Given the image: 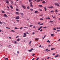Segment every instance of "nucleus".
Listing matches in <instances>:
<instances>
[{
  "label": "nucleus",
  "mask_w": 60,
  "mask_h": 60,
  "mask_svg": "<svg viewBox=\"0 0 60 60\" xmlns=\"http://www.w3.org/2000/svg\"><path fill=\"white\" fill-rule=\"evenodd\" d=\"M15 42V43H17V42H16V41H14V42Z\"/></svg>",
  "instance_id": "680f3d73"
},
{
  "label": "nucleus",
  "mask_w": 60,
  "mask_h": 60,
  "mask_svg": "<svg viewBox=\"0 0 60 60\" xmlns=\"http://www.w3.org/2000/svg\"><path fill=\"white\" fill-rule=\"evenodd\" d=\"M38 6L39 7H43V6H42V5H39Z\"/></svg>",
  "instance_id": "9b49d317"
},
{
  "label": "nucleus",
  "mask_w": 60,
  "mask_h": 60,
  "mask_svg": "<svg viewBox=\"0 0 60 60\" xmlns=\"http://www.w3.org/2000/svg\"><path fill=\"white\" fill-rule=\"evenodd\" d=\"M42 28V26H41L38 29V30H40Z\"/></svg>",
  "instance_id": "6e6552de"
},
{
  "label": "nucleus",
  "mask_w": 60,
  "mask_h": 60,
  "mask_svg": "<svg viewBox=\"0 0 60 60\" xmlns=\"http://www.w3.org/2000/svg\"><path fill=\"white\" fill-rule=\"evenodd\" d=\"M54 34H51V36H54Z\"/></svg>",
  "instance_id": "5701e85b"
},
{
  "label": "nucleus",
  "mask_w": 60,
  "mask_h": 60,
  "mask_svg": "<svg viewBox=\"0 0 60 60\" xmlns=\"http://www.w3.org/2000/svg\"><path fill=\"white\" fill-rule=\"evenodd\" d=\"M53 29L54 30H56V28H53Z\"/></svg>",
  "instance_id": "603ef678"
},
{
  "label": "nucleus",
  "mask_w": 60,
  "mask_h": 60,
  "mask_svg": "<svg viewBox=\"0 0 60 60\" xmlns=\"http://www.w3.org/2000/svg\"><path fill=\"white\" fill-rule=\"evenodd\" d=\"M40 0H38L37 1V2H40Z\"/></svg>",
  "instance_id": "c85d7f7f"
},
{
  "label": "nucleus",
  "mask_w": 60,
  "mask_h": 60,
  "mask_svg": "<svg viewBox=\"0 0 60 60\" xmlns=\"http://www.w3.org/2000/svg\"><path fill=\"white\" fill-rule=\"evenodd\" d=\"M16 10L17 11H19V9L17 8L16 9Z\"/></svg>",
  "instance_id": "473e14b6"
},
{
  "label": "nucleus",
  "mask_w": 60,
  "mask_h": 60,
  "mask_svg": "<svg viewBox=\"0 0 60 60\" xmlns=\"http://www.w3.org/2000/svg\"><path fill=\"white\" fill-rule=\"evenodd\" d=\"M41 23V22H38V25H39Z\"/></svg>",
  "instance_id": "864d4df0"
},
{
  "label": "nucleus",
  "mask_w": 60,
  "mask_h": 60,
  "mask_svg": "<svg viewBox=\"0 0 60 60\" xmlns=\"http://www.w3.org/2000/svg\"><path fill=\"white\" fill-rule=\"evenodd\" d=\"M51 12H53V13H54V11H51Z\"/></svg>",
  "instance_id": "79ce46f5"
},
{
  "label": "nucleus",
  "mask_w": 60,
  "mask_h": 60,
  "mask_svg": "<svg viewBox=\"0 0 60 60\" xmlns=\"http://www.w3.org/2000/svg\"><path fill=\"white\" fill-rule=\"evenodd\" d=\"M31 51H32V50H31L30 49V50L29 51V52H31Z\"/></svg>",
  "instance_id": "de8ad7c7"
},
{
  "label": "nucleus",
  "mask_w": 60,
  "mask_h": 60,
  "mask_svg": "<svg viewBox=\"0 0 60 60\" xmlns=\"http://www.w3.org/2000/svg\"><path fill=\"white\" fill-rule=\"evenodd\" d=\"M31 42H32V41H30L29 43V44H30Z\"/></svg>",
  "instance_id": "2f4dec72"
},
{
  "label": "nucleus",
  "mask_w": 60,
  "mask_h": 60,
  "mask_svg": "<svg viewBox=\"0 0 60 60\" xmlns=\"http://www.w3.org/2000/svg\"><path fill=\"white\" fill-rule=\"evenodd\" d=\"M55 49V48H51V50H54V49Z\"/></svg>",
  "instance_id": "b1692460"
},
{
  "label": "nucleus",
  "mask_w": 60,
  "mask_h": 60,
  "mask_svg": "<svg viewBox=\"0 0 60 60\" xmlns=\"http://www.w3.org/2000/svg\"><path fill=\"white\" fill-rule=\"evenodd\" d=\"M30 27H31V26H33V25H30Z\"/></svg>",
  "instance_id": "58836bf2"
},
{
  "label": "nucleus",
  "mask_w": 60,
  "mask_h": 60,
  "mask_svg": "<svg viewBox=\"0 0 60 60\" xmlns=\"http://www.w3.org/2000/svg\"><path fill=\"white\" fill-rule=\"evenodd\" d=\"M40 20H43V19L41 18L40 19Z\"/></svg>",
  "instance_id": "4468645a"
},
{
  "label": "nucleus",
  "mask_w": 60,
  "mask_h": 60,
  "mask_svg": "<svg viewBox=\"0 0 60 60\" xmlns=\"http://www.w3.org/2000/svg\"><path fill=\"white\" fill-rule=\"evenodd\" d=\"M56 54L55 53H53L52 54L53 56H55Z\"/></svg>",
  "instance_id": "7c9ffc66"
},
{
  "label": "nucleus",
  "mask_w": 60,
  "mask_h": 60,
  "mask_svg": "<svg viewBox=\"0 0 60 60\" xmlns=\"http://www.w3.org/2000/svg\"><path fill=\"white\" fill-rule=\"evenodd\" d=\"M17 41H19V38H18V39H17Z\"/></svg>",
  "instance_id": "4be33fe9"
},
{
  "label": "nucleus",
  "mask_w": 60,
  "mask_h": 60,
  "mask_svg": "<svg viewBox=\"0 0 60 60\" xmlns=\"http://www.w3.org/2000/svg\"><path fill=\"white\" fill-rule=\"evenodd\" d=\"M20 14L21 15H24V14H23V13H21Z\"/></svg>",
  "instance_id": "bb28decb"
},
{
  "label": "nucleus",
  "mask_w": 60,
  "mask_h": 60,
  "mask_svg": "<svg viewBox=\"0 0 60 60\" xmlns=\"http://www.w3.org/2000/svg\"><path fill=\"white\" fill-rule=\"evenodd\" d=\"M24 34L23 35V37H25L26 36V34L24 33Z\"/></svg>",
  "instance_id": "7ed1b4c3"
},
{
  "label": "nucleus",
  "mask_w": 60,
  "mask_h": 60,
  "mask_svg": "<svg viewBox=\"0 0 60 60\" xmlns=\"http://www.w3.org/2000/svg\"><path fill=\"white\" fill-rule=\"evenodd\" d=\"M46 19H50V18L49 17H48L46 18Z\"/></svg>",
  "instance_id": "f3484780"
},
{
  "label": "nucleus",
  "mask_w": 60,
  "mask_h": 60,
  "mask_svg": "<svg viewBox=\"0 0 60 60\" xmlns=\"http://www.w3.org/2000/svg\"><path fill=\"white\" fill-rule=\"evenodd\" d=\"M9 38L10 39H11V37H9Z\"/></svg>",
  "instance_id": "09e8293b"
},
{
  "label": "nucleus",
  "mask_w": 60,
  "mask_h": 60,
  "mask_svg": "<svg viewBox=\"0 0 60 60\" xmlns=\"http://www.w3.org/2000/svg\"><path fill=\"white\" fill-rule=\"evenodd\" d=\"M40 16H43V15L42 14V15H40Z\"/></svg>",
  "instance_id": "e2e57ef3"
},
{
  "label": "nucleus",
  "mask_w": 60,
  "mask_h": 60,
  "mask_svg": "<svg viewBox=\"0 0 60 60\" xmlns=\"http://www.w3.org/2000/svg\"><path fill=\"white\" fill-rule=\"evenodd\" d=\"M39 11H42V10L41 9H39Z\"/></svg>",
  "instance_id": "052dcab7"
},
{
  "label": "nucleus",
  "mask_w": 60,
  "mask_h": 60,
  "mask_svg": "<svg viewBox=\"0 0 60 60\" xmlns=\"http://www.w3.org/2000/svg\"><path fill=\"white\" fill-rule=\"evenodd\" d=\"M42 29H41L40 30V32H42Z\"/></svg>",
  "instance_id": "a18cd8bd"
},
{
  "label": "nucleus",
  "mask_w": 60,
  "mask_h": 60,
  "mask_svg": "<svg viewBox=\"0 0 60 60\" xmlns=\"http://www.w3.org/2000/svg\"><path fill=\"white\" fill-rule=\"evenodd\" d=\"M39 59V57H38L36 59V60H38Z\"/></svg>",
  "instance_id": "c756f323"
},
{
  "label": "nucleus",
  "mask_w": 60,
  "mask_h": 60,
  "mask_svg": "<svg viewBox=\"0 0 60 60\" xmlns=\"http://www.w3.org/2000/svg\"><path fill=\"white\" fill-rule=\"evenodd\" d=\"M15 13H16V14H19V12H15Z\"/></svg>",
  "instance_id": "393cba45"
},
{
  "label": "nucleus",
  "mask_w": 60,
  "mask_h": 60,
  "mask_svg": "<svg viewBox=\"0 0 60 60\" xmlns=\"http://www.w3.org/2000/svg\"><path fill=\"white\" fill-rule=\"evenodd\" d=\"M4 16L5 17H6V18H7V17H8V16L6 14H4Z\"/></svg>",
  "instance_id": "423d86ee"
},
{
  "label": "nucleus",
  "mask_w": 60,
  "mask_h": 60,
  "mask_svg": "<svg viewBox=\"0 0 60 60\" xmlns=\"http://www.w3.org/2000/svg\"><path fill=\"white\" fill-rule=\"evenodd\" d=\"M22 6L23 8H24V9H26V6L23 5H22Z\"/></svg>",
  "instance_id": "20e7f679"
},
{
  "label": "nucleus",
  "mask_w": 60,
  "mask_h": 60,
  "mask_svg": "<svg viewBox=\"0 0 60 60\" xmlns=\"http://www.w3.org/2000/svg\"><path fill=\"white\" fill-rule=\"evenodd\" d=\"M53 6H51V7H49L48 8H53Z\"/></svg>",
  "instance_id": "9d476101"
},
{
  "label": "nucleus",
  "mask_w": 60,
  "mask_h": 60,
  "mask_svg": "<svg viewBox=\"0 0 60 60\" xmlns=\"http://www.w3.org/2000/svg\"><path fill=\"white\" fill-rule=\"evenodd\" d=\"M35 40H36V41H38V40H39V38H35Z\"/></svg>",
  "instance_id": "1a4fd4ad"
},
{
  "label": "nucleus",
  "mask_w": 60,
  "mask_h": 60,
  "mask_svg": "<svg viewBox=\"0 0 60 60\" xmlns=\"http://www.w3.org/2000/svg\"><path fill=\"white\" fill-rule=\"evenodd\" d=\"M15 29H18V28L17 27H15Z\"/></svg>",
  "instance_id": "bf43d9fd"
},
{
  "label": "nucleus",
  "mask_w": 60,
  "mask_h": 60,
  "mask_svg": "<svg viewBox=\"0 0 60 60\" xmlns=\"http://www.w3.org/2000/svg\"><path fill=\"white\" fill-rule=\"evenodd\" d=\"M43 23H42V24H40V25H43Z\"/></svg>",
  "instance_id": "c9c22d12"
},
{
  "label": "nucleus",
  "mask_w": 60,
  "mask_h": 60,
  "mask_svg": "<svg viewBox=\"0 0 60 60\" xmlns=\"http://www.w3.org/2000/svg\"><path fill=\"white\" fill-rule=\"evenodd\" d=\"M35 55V54H34V53L33 54L32 56H34Z\"/></svg>",
  "instance_id": "c03bdc74"
},
{
  "label": "nucleus",
  "mask_w": 60,
  "mask_h": 60,
  "mask_svg": "<svg viewBox=\"0 0 60 60\" xmlns=\"http://www.w3.org/2000/svg\"><path fill=\"white\" fill-rule=\"evenodd\" d=\"M60 4V3H55V5H56H56H57V6H59V4Z\"/></svg>",
  "instance_id": "f257e3e1"
},
{
  "label": "nucleus",
  "mask_w": 60,
  "mask_h": 60,
  "mask_svg": "<svg viewBox=\"0 0 60 60\" xmlns=\"http://www.w3.org/2000/svg\"><path fill=\"white\" fill-rule=\"evenodd\" d=\"M3 58L4 59H5V58H5V57H3Z\"/></svg>",
  "instance_id": "13d9d810"
},
{
  "label": "nucleus",
  "mask_w": 60,
  "mask_h": 60,
  "mask_svg": "<svg viewBox=\"0 0 60 60\" xmlns=\"http://www.w3.org/2000/svg\"><path fill=\"white\" fill-rule=\"evenodd\" d=\"M30 50H34V49L33 48H32L30 49Z\"/></svg>",
  "instance_id": "4c0bfd02"
},
{
  "label": "nucleus",
  "mask_w": 60,
  "mask_h": 60,
  "mask_svg": "<svg viewBox=\"0 0 60 60\" xmlns=\"http://www.w3.org/2000/svg\"><path fill=\"white\" fill-rule=\"evenodd\" d=\"M5 60H8V58H6L5 59Z\"/></svg>",
  "instance_id": "37998d69"
},
{
  "label": "nucleus",
  "mask_w": 60,
  "mask_h": 60,
  "mask_svg": "<svg viewBox=\"0 0 60 60\" xmlns=\"http://www.w3.org/2000/svg\"><path fill=\"white\" fill-rule=\"evenodd\" d=\"M30 7H33V6L32 5V2H30Z\"/></svg>",
  "instance_id": "f03ea898"
},
{
  "label": "nucleus",
  "mask_w": 60,
  "mask_h": 60,
  "mask_svg": "<svg viewBox=\"0 0 60 60\" xmlns=\"http://www.w3.org/2000/svg\"><path fill=\"white\" fill-rule=\"evenodd\" d=\"M6 3H7V4H8L9 3V1H8V0H7Z\"/></svg>",
  "instance_id": "f8f14e48"
},
{
  "label": "nucleus",
  "mask_w": 60,
  "mask_h": 60,
  "mask_svg": "<svg viewBox=\"0 0 60 60\" xmlns=\"http://www.w3.org/2000/svg\"><path fill=\"white\" fill-rule=\"evenodd\" d=\"M23 29V27H21L20 28V29Z\"/></svg>",
  "instance_id": "4d7b16f0"
},
{
  "label": "nucleus",
  "mask_w": 60,
  "mask_h": 60,
  "mask_svg": "<svg viewBox=\"0 0 60 60\" xmlns=\"http://www.w3.org/2000/svg\"><path fill=\"white\" fill-rule=\"evenodd\" d=\"M51 46V45H48V47H50Z\"/></svg>",
  "instance_id": "49530a36"
},
{
  "label": "nucleus",
  "mask_w": 60,
  "mask_h": 60,
  "mask_svg": "<svg viewBox=\"0 0 60 60\" xmlns=\"http://www.w3.org/2000/svg\"><path fill=\"white\" fill-rule=\"evenodd\" d=\"M30 10H31V11H33V9H30Z\"/></svg>",
  "instance_id": "e433bc0d"
},
{
  "label": "nucleus",
  "mask_w": 60,
  "mask_h": 60,
  "mask_svg": "<svg viewBox=\"0 0 60 60\" xmlns=\"http://www.w3.org/2000/svg\"><path fill=\"white\" fill-rule=\"evenodd\" d=\"M47 42H49V43H50V41L49 40H48L47 41Z\"/></svg>",
  "instance_id": "6ab92c4d"
},
{
  "label": "nucleus",
  "mask_w": 60,
  "mask_h": 60,
  "mask_svg": "<svg viewBox=\"0 0 60 60\" xmlns=\"http://www.w3.org/2000/svg\"><path fill=\"white\" fill-rule=\"evenodd\" d=\"M24 28H27V27H24Z\"/></svg>",
  "instance_id": "69168bd1"
},
{
  "label": "nucleus",
  "mask_w": 60,
  "mask_h": 60,
  "mask_svg": "<svg viewBox=\"0 0 60 60\" xmlns=\"http://www.w3.org/2000/svg\"><path fill=\"white\" fill-rule=\"evenodd\" d=\"M43 28H47V27L45 26L44 27H43Z\"/></svg>",
  "instance_id": "f704fd0d"
},
{
  "label": "nucleus",
  "mask_w": 60,
  "mask_h": 60,
  "mask_svg": "<svg viewBox=\"0 0 60 60\" xmlns=\"http://www.w3.org/2000/svg\"><path fill=\"white\" fill-rule=\"evenodd\" d=\"M42 3L43 4H46V2H45V1H44L42 2Z\"/></svg>",
  "instance_id": "ddd939ff"
},
{
  "label": "nucleus",
  "mask_w": 60,
  "mask_h": 60,
  "mask_svg": "<svg viewBox=\"0 0 60 60\" xmlns=\"http://www.w3.org/2000/svg\"><path fill=\"white\" fill-rule=\"evenodd\" d=\"M59 29H60V27H59Z\"/></svg>",
  "instance_id": "774afa93"
},
{
  "label": "nucleus",
  "mask_w": 60,
  "mask_h": 60,
  "mask_svg": "<svg viewBox=\"0 0 60 60\" xmlns=\"http://www.w3.org/2000/svg\"><path fill=\"white\" fill-rule=\"evenodd\" d=\"M2 13H5V12L4 11H2Z\"/></svg>",
  "instance_id": "72a5a7b5"
},
{
  "label": "nucleus",
  "mask_w": 60,
  "mask_h": 60,
  "mask_svg": "<svg viewBox=\"0 0 60 60\" xmlns=\"http://www.w3.org/2000/svg\"><path fill=\"white\" fill-rule=\"evenodd\" d=\"M30 8V7H29V6H28L27 7V9H29Z\"/></svg>",
  "instance_id": "412c9836"
},
{
  "label": "nucleus",
  "mask_w": 60,
  "mask_h": 60,
  "mask_svg": "<svg viewBox=\"0 0 60 60\" xmlns=\"http://www.w3.org/2000/svg\"><path fill=\"white\" fill-rule=\"evenodd\" d=\"M32 1V0H29V2H30Z\"/></svg>",
  "instance_id": "a19ab883"
},
{
  "label": "nucleus",
  "mask_w": 60,
  "mask_h": 60,
  "mask_svg": "<svg viewBox=\"0 0 60 60\" xmlns=\"http://www.w3.org/2000/svg\"><path fill=\"white\" fill-rule=\"evenodd\" d=\"M60 31V30H57V32H59Z\"/></svg>",
  "instance_id": "ea45409f"
},
{
  "label": "nucleus",
  "mask_w": 60,
  "mask_h": 60,
  "mask_svg": "<svg viewBox=\"0 0 60 60\" xmlns=\"http://www.w3.org/2000/svg\"><path fill=\"white\" fill-rule=\"evenodd\" d=\"M35 27H36L35 26H34V27H33V28H35Z\"/></svg>",
  "instance_id": "5fc2aeb1"
},
{
  "label": "nucleus",
  "mask_w": 60,
  "mask_h": 60,
  "mask_svg": "<svg viewBox=\"0 0 60 60\" xmlns=\"http://www.w3.org/2000/svg\"><path fill=\"white\" fill-rule=\"evenodd\" d=\"M35 34V33H34V32H33L32 33L33 34Z\"/></svg>",
  "instance_id": "6e6d98bb"
},
{
  "label": "nucleus",
  "mask_w": 60,
  "mask_h": 60,
  "mask_svg": "<svg viewBox=\"0 0 60 60\" xmlns=\"http://www.w3.org/2000/svg\"><path fill=\"white\" fill-rule=\"evenodd\" d=\"M19 16H18L16 18V19H19Z\"/></svg>",
  "instance_id": "39448f33"
},
{
  "label": "nucleus",
  "mask_w": 60,
  "mask_h": 60,
  "mask_svg": "<svg viewBox=\"0 0 60 60\" xmlns=\"http://www.w3.org/2000/svg\"><path fill=\"white\" fill-rule=\"evenodd\" d=\"M46 35H45L44 36V38H43L42 39H44V38H45V37H46Z\"/></svg>",
  "instance_id": "dca6fc26"
},
{
  "label": "nucleus",
  "mask_w": 60,
  "mask_h": 60,
  "mask_svg": "<svg viewBox=\"0 0 60 60\" xmlns=\"http://www.w3.org/2000/svg\"><path fill=\"white\" fill-rule=\"evenodd\" d=\"M60 41V39L59 40H58V41Z\"/></svg>",
  "instance_id": "338daca9"
},
{
  "label": "nucleus",
  "mask_w": 60,
  "mask_h": 60,
  "mask_svg": "<svg viewBox=\"0 0 60 60\" xmlns=\"http://www.w3.org/2000/svg\"><path fill=\"white\" fill-rule=\"evenodd\" d=\"M50 22L51 23H53V22H54L53 21L51 20H50Z\"/></svg>",
  "instance_id": "a211bd4d"
},
{
  "label": "nucleus",
  "mask_w": 60,
  "mask_h": 60,
  "mask_svg": "<svg viewBox=\"0 0 60 60\" xmlns=\"http://www.w3.org/2000/svg\"><path fill=\"white\" fill-rule=\"evenodd\" d=\"M10 7L11 8V9H12V8H13V7H12V6L11 5L10 6Z\"/></svg>",
  "instance_id": "cd10ccee"
},
{
  "label": "nucleus",
  "mask_w": 60,
  "mask_h": 60,
  "mask_svg": "<svg viewBox=\"0 0 60 60\" xmlns=\"http://www.w3.org/2000/svg\"><path fill=\"white\" fill-rule=\"evenodd\" d=\"M59 56V55L58 54H57L56 56H55V57H57L58 56Z\"/></svg>",
  "instance_id": "0eeeda50"
},
{
  "label": "nucleus",
  "mask_w": 60,
  "mask_h": 60,
  "mask_svg": "<svg viewBox=\"0 0 60 60\" xmlns=\"http://www.w3.org/2000/svg\"><path fill=\"white\" fill-rule=\"evenodd\" d=\"M44 9H45V11H47V8L46 7L44 8Z\"/></svg>",
  "instance_id": "2eb2a0df"
},
{
  "label": "nucleus",
  "mask_w": 60,
  "mask_h": 60,
  "mask_svg": "<svg viewBox=\"0 0 60 60\" xmlns=\"http://www.w3.org/2000/svg\"><path fill=\"white\" fill-rule=\"evenodd\" d=\"M19 20H17V22H19Z\"/></svg>",
  "instance_id": "3c124183"
},
{
  "label": "nucleus",
  "mask_w": 60,
  "mask_h": 60,
  "mask_svg": "<svg viewBox=\"0 0 60 60\" xmlns=\"http://www.w3.org/2000/svg\"><path fill=\"white\" fill-rule=\"evenodd\" d=\"M56 12H58V11L57 10H56L55 11Z\"/></svg>",
  "instance_id": "8fccbe9b"
},
{
  "label": "nucleus",
  "mask_w": 60,
  "mask_h": 60,
  "mask_svg": "<svg viewBox=\"0 0 60 60\" xmlns=\"http://www.w3.org/2000/svg\"><path fill=\"white\" fill-rule=\"evenodd\" d=\"M38 12L37 11H35V13H38Z\"/></svg>",
  "instance_id": "a878e982"
},
{
  "label": "nucleus",
  "mask_w": 60,
  "mask_h": 60,
  "mask_svg": "<svg viewBox=\"0 0 60 60\" xmlns=\"http://www.w3.org/2000/svg\"><path fill=\"white\" fill-rule=\"evenodd\" d=\"M39 47H41V45H40L39 46Z\"/></svg>",
  "instance_id": "0e129e2a"
},
{
  "label": "nucleus",
  "mask_w": 60,
  "mask_h": 60,
  "mask_svg": "<svg viewBox=\"0 0 60 60\" xmlns=\"http://www.w3.org/2000/svg\"><path fill=\"white\" fill-rule=\"evenodd\" d=\"M11 31L12 32H15V31H14V30H11Z\"/></svg>",
  "instance_id": "aec40b11"
}]
</instances>
